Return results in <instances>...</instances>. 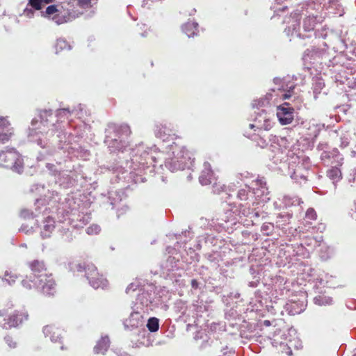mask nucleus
I'll return each instance as SVG.
<instances>
[{"label": "nucleus", "mask_w": 356, "mask_h": 356, "mask_svg": "<svg viewBox=\"0 0 356 356\" xmlns=\"http://www.w3.org/2000/svg\"><path fill=\"white\" fill-rule=\"evenodd\" d=\"M130 161H125V166L120 165V171L122 175L124 173L122 170L129 168V177L135 184L144 183L147 181V175L153 176L157 160L161 159L163 154L157 152L155 147H148L143 143H140L135 148L131 149ZM119 168H113L114 172H117Z\"/></svg>", "instance_id": "1"}, {"label": "nucleus", "mask_w": 356, "mask_h": 356, "mask_svg": "<svg viewBox=\"0 0 356 356\" xmlns=\"http://www.w3.org/2000/svg\"><path fill=\"white\" fill-rule=\"evenodd\" d=\"M37 120L31 121V127L29 128V139L31 142L36 143L42 150L39 152L38 160H42L48 156H52L56 152V149L53 147V143H58V149H64L62 143H66L70 142V136L60 127V124H52V129L49 130L46 134L43 131H36L35 129Z\"/></svg>", "instance_id": "2"}, {"label": "nucleus", "mask_w": 356, "mask_h": 356, "mask_svg": "<svg viewBox=\"0 0 356 356\" xmlns=\"http://www.w3.org/2000/svg\"><path fill=\"white\" fill-rule=\"evenodd\" d=\"M31 270L30 280L33 286L46 296H53L56 292V284L51 274L47 272L44 261L35 259L28 263Z\"/></svg>", "instance_id": "3"}, {"label": "nucleus", "mask_w": 356, "mask_h": 356, "mask_svg": "<svg viewBox=\"0 0 356 356\" xmlns=\"http://www.w3.org/2000/svg\"><path fill=\"white\" fill-rule=\"evenodd\" d=\"M130 134L131 130L128 125L109 123L105 129L104 142L111 153L123 152L128 146L127 138Z\"/></svg>", "instance_id": "4"}, {"label": "nucleus", "mask_w": 356, "mask_h": 356, "mask_svg": "<svg viewBox=\"0 0 356 356\" xmlns=\"http://www.w3.org/2000/svg\"><path fill=\"white\" fill-rule=\"evenodd\" d=\"M73 4L64 1L60 6L50 5L46 8L44 11L41 12V15L44 17H50L54 15L52 19L57 24H61L70 22L79 16L80 12L74 9Z\"/></svg>", "instance_id": "5"}, {"label": "nucleus", "mask_w": 356, "mask_h": 356, "mask_svg": "<svg viewBox=\"0 0 356 356\" xmlns=\"http://www.w3.org/2000/svg\"><path fill=\"white\" fill-rule=\"evenodd\" d=\"M173 144L172 156L165 160V166L171 172L190 168L193 162L190 153L184 147Z\"/></svg>", "instance_id": "6"}, {"label": "nucleus", "mask_w": 356, "mask_h": 356, "mask_svg": "<svg viewBox=\"0 0 356 356\" xmlns=\"http://www.w3.org/2000/svg\"><path fill=\"white\" fill-rule=\"evenodd\" d=\"M0 167L22 174L24 170L22 156L15 148L0 151Z\"/></svg>", "instance_id": "7"}, {"label": "nucleus", "mask_w": 356, "mask_h": 356, "mask_svg": "<svg viewBox=\"0 0 356 356\" xmlns=\"http://www.w3.org/2000/svg\"><path fill=\"white\" fill-rule=\"evenodd\" d=\"M134 307L143 311V314H149L154 308V300L155 297L154 286L147 285L138 289Z\"/></svg>", "instance_id": "8"}, {"label": "nucleus", "mask_w": 356, "mask_h": 356, "mask_svg": "<svg viewBox=\"0 0 356 356\" xmlns=\"http://www.w3.org/2000/svg\"><path fill=\"white\" fill-rule=\"evenodd\" d=\"M75 268L78 272H85V277L92 288L104 289L107 286V280L99 274L97 268L92 264H75Z\"/></svg>", "instance_id": "9"}, {"label": "nucleus", "mask_w": 356, "mask_h": 356, "mask_svg": "<svg viewBox=\"0 0 356 356\" xmlns=\"http://www.w3.org/2000/svg\"><path fill=\"white\" fill-rule=\"evenodd\" d=\"M292 334H296L295 330L290 329L288 330V333L286 334L285 331H283L279 328H275L272 336H269V339L271 341L273 346L277 347L278 346L288 347L289 351L288 354L291 355L292 350H291V346H296L294 340L291 339Z\"/></svg>", "instance_id": "10"}, {"label": "nucleus", "mask_w": 356, "mask_h": 356, "mask_svg": "<svg viewBox=\"0 0 356 356\" xmlns=\"http://www.w3.org/2000/svg\"><path fill=\"white\" fill-rule=\"evenodd\" d=\"M307 306V296L305 293H300L291 297L285 305V310L290 315H296L302 312Z\"/></svg>", "instance_id": "11"}, {"label": "nucleus", "mask_w": 356, "mask_h": 356, "mask_svg": "<svg viewBox=\"0 0 356 356\" xmlns=\"http://www.w3.org/2000/svg\"><path fill=\"white\" fill-rule=\"evenodd\" d=\"M275 84L278 85V90H283L284 93L282 95L284 99H289L291 102H295L298 99L299 95L297 92L295 91L296 85L289 83V77L280 79L275 77L273 79Z\"/></svg>", "instance_id": "12"}, {"label": "nucleus", "mask_w": 356, "mask_h": 356, "mask_svg": "<svg viewBox=\"0 0 356 356\" xmlns=\"http://www.w3.org/2000/svg\"><path fill=\"white\" fill-rule=\"evenodd\" d=\"M248 203H246L245 204H240L238 206L239 218L241 220V222L246 226L256 224L257 219L260 216L259 211H255L254 209H251L250 206H248Z\"/></svg>", "instance_id": "13"}, {"label": "nucleus", "mask_w": 356, "mask_h": 356, "mask_svg": "<svg viewBox=\"0 0 356 356\" xmlns=\"http://www.w3.org/2000/svg\"><path fill=\"white\" fill-rule=\"evenodd\" d=\"M326 146V144H319L318 145V149L323 150L321 154V160L327 165H341L343 158L338 149L334 148L331 151L327 149L324 150V148H327Z\"/></svg>", "instance_id": "14"}, {"label": "nucleus", "mask_w": 356, "mask_h": 356, "mask_svg": "<svg viewBox=\"0 0 356 356\" xmlns=\"http://www.w3.org/2000/svg\"><path fill=\"white\" fill-rule=\"evenodd\" d=\"M277 117L282 125L289 124L294 118V108L289 102H285L277 108Z\"/></svg>", "instance_id": "15"}, {"label": "nucleus", "mask_w": 356, "mask_h": 356, "mask_svg": "<svg viewBox=\"0 0 356 356\" xmlns=\"http://www.w3.org/2000/svg\"><path fill=\"white\" fill-rule=\"evenodd\" d=\"M154 134L156 138H160L163 142L172 140L175 135L171 124L167 122L156 124Z\"/></svg>", "instance_id": "16"}, {"label": "nucleus", "mask_w": 356, "mask_h": 356, "mask_svg": "<svg viewBox=\"0 0 356 356\" xmlns=\"http://www.w3.org/2000/svg\"><path fill=\"white\" fill-rule=\"evenodd\" d=\"M90 220V213H78L71 214L67 221V224H70L72 227L79 229L83 227Z\"/></svg>", "instance_id": "17"}, {"label": "nucleus", "mask_w": 356, "mask_h": 356, "mask_svg": "<svg viewBox=\"0 0 356 356\" xmlns=\"http://www.w3.org/2000/svg\"><path fill=\"white\" fill-rule=\"evenodd\" d=\"M178 260L174 257L169 256L165 261L161 263L159 271H156L154 274H160L161 276H169L171 273L178 269Z\"/></svg>", "instance_id": "18"}, {"label": "nucleus", "mask_w": 356, "mask_h": 356, "mask_svg": "<svg viewBox=\"0 0 356 356\" xmlns=\"http://www.w3.org/2000/svg\"><path fill=\"white\" fill-rule=\"evenodd\" d=\"M61 162H56V164L47 163L46 164V168L48 169L49 172L56 177H58L59 178L61 177H65V175L68 177L67 183L70 184H73L72 182V177L73 174L72 175H70L67 174L69 172L68 170H65L63 169V168L61 167ZM70 173H72L71 171H70Z\"/></svg>", "instance_id": "19"}, {"label": "nucleus", "mask_w": 356, "mask_h": 356, "mask_svg": "<svg viewBox=\"0 0 356 356\" xmlns=\"http://www.w3.org/2000/svg\"><path fill=\"white\" fill-rule=\"evenodd\" d=\"M83 109L84 106L82 104H79L77 107H74L71 110L69 108L58 109L56 113V117L58 118L56 124H59L58 122L62 118H68L71 114H74L79 118H82Z\"/></svg>", "instance_id": "20"}, {"label": "nucleus", "mask_w": 356, "mask_h": 356, "mask_svg": "<svg viewBox=\"0 0 356 356\" xmlns=\"http://www.w3.org/2000/svg\"><path fill=\"white\" fill-rule=\"evenodd\" d=\"M123 195L124 193L121 191H111L108 193V196L103 195L102 202L104 207L110 205L111 209H114L122 201Z\"/></svg>", "instance_id": "21"}, {"label": "nucleus", "mask_w": 356, "mask_h": 356, "mask_svg": "<svg viewBox=\"0 0 356 356\" xmlns=\"http://www.w3.org/2000/svg\"><path fill=\"white\" fill-rule=\"evenodd\" d=\"M38 117L40 118V122H38V120L35 118V120H38V123L36 124V127L38 128L35 129L36 131H38L37 129H42L40 125H42L43 127H48L50 123H51V124H54L53 122L54 117L53 115L51 109H44L39 111ZM33 120V119L32 121Z\"/></svg>", "instance_id": "22"}, {"label": "nucleus", "mask_w": 356, "mask_h": 356, "mask_svg": "<svg viewBox=\"0 0 356 356\" xmlns=\"http://www.w3.org/2000/svg\"><path fill=\"white\" fill-rule=\"evenodd\" d=\"M58 232L60 236L61 239L67 243L71 242L73 240V229L70 224H67V219L63 222L57 224Z\"/></svg>", "instance_id": "23"}, {"label": "nucleus", "mask_w": 356, "mask_h": 356, "mask_svg": "<svg viewBox=\"0 0 356 356\" xmlns=\"http://www.w3.org/2000/svg\"><path fill=\"white\" fill-rule=\"evenodd\" d=\"M28 314H19L18 312H15L12 316H10L8 320V322L4 319V323H1V326L3 329H9L13 327H16L20 323L23 322L24 320H27Z\"/></svg>", "instance_id": "24"}, {"label": "nucleus", "mask_w": 356, "mask_h": 356, "mask_svg": "<svg viewBox=\"0 0 356 356\" xmlns=\"http://www.w3.org/2000/svg\"><path fill=\"white\" fill-rule=\"evenodd\" d=\"M240 335L242 338L252 340L256 335V325L246 321L240 325Z\"/></svg>", "instance_id": "25"}, {"label": "nucleus", "mask_w": 356, "mask_h": 356, "mask_svg": "<svg viewBox=\"0 0 356 356\" xmlns=\"http://www.w3.org/2000/svg\"><path fill=\"white\" fill-rule=\"evenodd\" d=\"M43 333L46 338L49 337L51 341L61 342L62 330L53 325H46L43 327Z\"/></svg>", "instance_id": "26"}, {"label": "nucleus", "mask_w": 356, "mask_h": 356, "mask_svg": "<svg viewBox=\"0 0 356 356\" xmlns=\"http://www.w3.org/2000/svg\"><path fill=\"white\" fill-rule=\"evenodd\" d=\"M214 180L213 172L211 170V165L209 162L204 163V169L199 177L200 183L202 185H209L213 183Z\"/></svg>", "instance_id": "27"}, {"label": "nucleus", "mask_w": 356, "mask_h": 356, "mask_svg": "<svg viewBox=\"0 0 356 356\" xmlns=\"http://www.w3.org/2000/svg\"><path fill=\"white\" fill-rule=\"evenodd\" d=\"M293 24L291 26H288L287 29H285V31L289 35V32L291 31L292 38L296 37L299 38H309L311 37V35H303L299 33L298 29L300 28V17L299 15L295 14L293 17Z\"/></svg>", "instance_id": "28"}, {"label": "nucleus", "mask_w": 356, "mask_h": 356, "mask_svg": "<svg viewBox=\"0 0 356 356\" xmlns=\"http://www.w3.org/2000/svg\"><path fill=\"white\" fill-rule=\"evenodd\" d=\"M255 186L256 187L253 188L252 193H254L257 197L262 198L263 201H264L265 199L268 200L269 197H266L268 195V190L266 187V181L262 179H257L255 181Z\"/></svg>", "instance_id": "29"}, {"label": "nucleus", "mask_w": 356, "mask_h": 356, "mask_svg": "<svg viewBox=\"0 0 356 356\" xmlns=\"http://www.w3.org/2000/svg\"><path fill=\"white\" fill-rule=\"evenodd\" d=\"M269 142L270 143V148L273 152L280 151L282 152L284 149L288 147V140L286 138L271 136Z\"/></svg>", "instance_id": "30"}, {"label": "nucleus", "mask_w": 356, "mask_h": 356, "mask_svg": "<svg viewBox=\"0 0 356 356\" xmlns=\"http://www.w3.org/2000/svg\"><path fill=\"white\" fill-rule=\"evenodd\" d=\"M264 116L262 119H259V118H254V124H250V127L253 129L257 127L259 129H264L267 131L271 127V122L270 120L269 117L268 116L267 113H264Z\"/></svg>", "instance_id": "31"}, {"label": "nucleus", "mask_w": 356, "mask_h": 356, "mask_svg": "<svg viewBox=\"0 0 356 356\" xmlns=\"http://www.w3.org/2000/svg\"><path fill=\"white\" fill-rule=\"evenodd\" d=\"M110 346V340L108 336L102 337L95 346L93 352L95 354L104 355Z\"/></svg>", "instance_id": "32"}, {"label": "nucleus", "mask_w": 356, "mask_h": 356, "mask_svg": "<svg viewBox=\"0 0 356 356\" xmlns=\"http://www.w3.org/2000/svg\"><path fill=\"white\" fill-rule=\"evenodd\" d=\"M132 309L133 312L130 314L129 318L127 319L124 322L125 326H127V323H129L131 327L138 326L140 318L143 317V311L137 309L134 306H133Z\"/></svg>", "instance_id": "33"}, {"label": "nucleus", "mask_w": 356, "mask_h": 356, "mask_svg": "<svg viewBox=\"0 0 356 356\" xmlns=\"http://www.w3.org/2000/svg\"><path fill=\"white\" fill-rule=\"evenodd\" d=\"M44 225H43L40 234L42 238H46L50 236V234L54 228L57 227V225H55V222L51 217H47L44 221Z\"/></svg>", "instance_id": "34"}, {"label": "nucleus", "mask_w": 356, "mask_h": 356, "mask_svg": "<svg viewBox=\"0 0 356 356\" xmlns=\"http://www.w3.org/2000/svg\"><path fill=\"white\" fill-rule=\"evenodd\" d=\"M97 0H72L67 1L68 3L73 4L75 10L80 12L79 15L83 14L82 9L92 7L93 3H95Z\"/></svg>", "instance_id": "35"}, {"label": "nucleus", "mask_w": 356, "mask_h": 356, "mask_svg": "<svg viewBox=\"0 0 356 356\" xmlns=\"http://www.w3.org/2000/svg\"><path fill=\"white\" fill-rule=\"evenodd\" d=\"M198 24L195 22H188L182 26V31L188 37L197 35Z\"/></svg>", "instance_id": "36"}, {"label": "nucleus", "mask_w": 356, "mask_h": 356, "mask_svg": "<svg viewBox=\"0 0 356 356\" xmlns=\"http://www.w3.org/2000/svg\"><path fill=\"white\" fill-rule=\"evenodd\" d=\"M332 165V168L327 170V176L331 180H333V184L335 185V182H337L342 178V174L341 170L338 168L339 165Z\"/></svg>", "instance_id": "37"}, {"label": "nucleus", "mask_w": 356, "mask_h": 356, "mask_svg": "<svg viewBox=\"0 0 356 356\" xmlns=\"http://www.w3.org/2000/svg\"><path fill=\"white\" fill-rule=\"evenodd\" d=\"M316 24V17L308 16L303 21V30L305 32H311L314 31Z\"/></svg>", "instance_id": "38"}, {"label": "nucleus", "mask_w": 356, "mask_h": 356, "mask_svg": "<svg viewBox=\"0 0 356 356\" xmlns=\"http://www.w3.org/2000/svg\"><path fill=\"white\" fill-rule=\"evenodd\" d=\"M1 133L13 134V130L6 118L0 117V134Z\"/></svg>", "instance_id": "39"}, {"label": "nucleus", "mask_w": 356, "mask_h": 356, "mask_svg": "<svg viewBox=\"0 0 356 356\" xmlns=\"http://www.w3.org/2000/svg\"><path fill=\"white\" fill-rule=\"evenodd\" d=\"M54 47L56 50V54H58L60 51L64 49L70 50L72 49L71 45L69 44L63 38H59L56 40Z\"/></svg>", "instance_id": "40"}, {"label": "nucleus", "mask_w": 356, "mask_h": 356, "mask_svg": "<svg viewBox=\"0 0 356 356\" xmlns=\"http://www.w3.org/2000/svg\"><path fill=\"white\" fill-rule=\"evenodd\" d=\"M325 86V83L321 79H316L312 86V90L314 93V99L318 98V95L321 94V90L323 89Z\"/></svg>", "instance_id": "41"}, {"label": "nucleus", "mask_w": 356, "mask_h": 356, "mask_svg": "<svg viewBox=\"0 0 356 356\" xmlns=\"http://www.w3.org/2000/svg\"><path fill=\"white\" fill-rule=\"evenodd\" d=\"M146 326L149 331L155 332L159 328V320L156 317H151L148 319Z\"/></svg>", "instance_id": "42"}, {"label": "nucleus", "mask_w": 356, "mask_h": 356, "mask_svg": "<svg viewBox=\"0 0 356 356\" xmlns=\"http://www.w3.org/2000/svg\"><path fill=\"white\" fill-rule=\"evenodd\" d=\"M314 302L316 305L322 306L332 304V299L328 296L319 295L314 298Z\"/></svg>", "instance_id": "43"}, {"label": "nucleus", "mask_w": 356, "mask_h": 356, "mask_svg": "<svg viewBox=\"0 0 356 356\" xmlns=\"http://www.w3.org/2000/svg\"><path fill=\"white\" fill-rule=\"evenodd\" d=\"M272 95L271 94H266L265 97L261 98L259 100L254 101L252 106L253 107L257 106V108L259 107H264L266 105L269 104V101L271 99Z\"/></svg>", "instance_id": "44"}, {"label": "nucleus", "mask_w": 356, "mask_h": 356, "mask_svg": "<svg viewBox=\"0 0 356 356\" xmlns=\"http://www.w3.org/2000/svg\"><path fill=\"white\" fill-rule=\"evenodd\" d=\"M318 50L317 49L313 47L312 49H307L305 51L303 54V59L305 60H308L309 59H315L318 56Z\"/></svg>", "instance_id": "45"}, {"label": "nucleus", "mask_w": 356, "mask_h": 356, "mask_svg": "<svg viewBox=\"0 0 356 356\" xmlns=\"http://www.w3.org/2000/svg\"><path fill=\"white\" fill-rule=\"evenodd\" d=\"M204 256L211 264H217L220 261V256L218 252L207 253Z\"/></svg>", "instance_id": "46"}, {"label": "nucleus", "mask_w": 356, "mask_h": 356, "mask_svg": "<svg viewBox=\"0 0 356 356\" xmlns=\"http://www.w3.org/2000/svg\"><path fill=\"white\" fill-rule=\"evenodd\" d=\"M250 273L253 275V280L248 282V286L252 288L257 287L260 282V277L255 274V270L251 267L250 268Z\"/></svg>", "instance_id": "47"}, {"label": "nucleus", "mask_w": 356, "mask_h": 356, "mask_svg": "<svg viewBox=\"0 0 356 356\" xmlns=\"http://www.w3.org/2000/svg\"><path fill=\"white\" fill-rule=\"evenodd\" d=\"M274 229L273 224L270 222H266L262 225L261 227V232L264 235L268 236L270 233L273 232Z\"/></svg>", "instance_id": "48"}, {"label": "nucleus", "mask_w": 356, "mask_h": 356, "mask_svg": "<svg viewBox=\"0 0 356 356\" xmlns=\"http://www.w3.org/2000/svg\"><path fill=\"white\" fill-rule=\"evenodd\" d=\"M288 0H275V3L273 6V8L274 9L275 13L280 12V11H284L287 8V6L284 5L282 6V4L284 2H286Z\"/></svg>", "instance_id": "49"}, {"label": "nucleus", "mask_w": 356, "mask_h": 356, "mask_svg": "<svg viewBox=\"0 0 356 356\" xmlns=\"http://www.w3.org/2000/svg\"><path fill=\"white\" fill-rule=\"evenodd\" d=\"M291 218L292 213L289 212L281 213L278 216V222L282 223V225L287 224L289 222V220Z\"/></svg>", "instance_id": "50"}, {"label": "nucleus", "mask_w": 356, "mask_h": 356, "mask_svg": "<svg viewBox=\"0 0 356 356\" xmlns=\"http://www.w3.org/2000/svg\"><path fill=\"white\" fill-rule=\"evenodd\" d=\"M250 189L242 188L237 193V198L241 201H246L249 198Z\"/></svg>", "instance_id": "51"}, {"label": "nucleus", "mask_w": 356, "mask_h": 356, "mask_svg": "<svg viewBox=\"0 0 356 356\" xmlns=\"http://www.w3.org/2000/svg\"><path fill=\"white\" fill-rule=\"evenodd\" d=\"M301 166L298 165L294 172L291 174V177L293 179L298 180L299 179L306 180V175L300 172Z\"/></svg>", "instance_id": "52"}, {"label": "nucleus", "mask_w": 356, "mask_h": 356, "mask_svg": "<svg viewBox=\"0 0 356 356\" xmlns=\"http://www.w3.org/2000/svg\"><path fill=\"white\" fill-rule=\"evenodd\" d=\"M44 3L42 0H29L28 6L35 10H41Z\"/></svg>", "instance_id": "53"}, {"label": "nucleus", "mask_w": 356, "mask_h": 356, "mask_svg": "<svg viewBox=\"0 0 356 356\" xmlns=\"http://www.w3.org/2000/svg\"><path fill=\"white\" fill-rule=\"evenodd\" d=\"M20 216L21 218L24 219L27 218H36L38 216V214L36 213H34L33 211H30L29 209H23L20 211Z\"/></svg>", "instance_id": "54"}, {"label": "nucleus", "mask_w": 356, "mask_h": 356, "mask_svg": "<svg viewBox=\"0 0 356 356\" xmlns=\"http://www.w3.org/2000/svg\"><path fill=\"white\" fill-rule=\"evenodd\" d=\"M100 227L97 225H92L86 229V233L88 234H96L100 232Z\"/></svg>", "instance_id": "55"}, {"label": "nucleus", "mask_w": 356, "mask_h": 356, "mask_svg": "<svg viewBox=\"0 0 356 356\" xmlns=\"http://www.w3.org/2000/svg\"><path fill=\"white\" fill-rule=\"evenodd\" d=\"M13 134H0V145L7 143Z\"/></svg>", "instance_id": "56"}, {"label": "nucleus", "mask_w": 356, "mask_h": 356, "mask_svg": "<svg viewBox=\"0 0 356 356\" xmlns=\"http://www.w3.org/2000/svg\"><path fill=\"white\" fill-rule=\"evenodd\" d=\"M306 218L309 220H315L316 218V213L312 208L307 209L305 215Z\"/></svg>", "instance_id": "57"}, {"label": "nucleus", "mask_w": 356, "mask_h": 356, "mask_svg": "<svg viewBox=\"0 0 356 356\" xmlns=\"http://www.w3.org/2000/svg\"><path fill=\"white\" fill-rule=\"evenodd\" d=\"M22 284L23 286L27 289H31L33 287L35 288L33 286V284L32 283V282L30 280V276L29 277H27V279L23 280L22 281Z\"/></svg>", "instance_id": "58"}, {"label": "nucleus", "mask_w": 356, "mask_h": 356, "mask_svg": "<svg viewBox=\"0 0 356 356\" xmlns=\"http://www.w3.org/2000/svg\"><path fill=\"white\" fill-rule=\"evenodd\" d=\"M6 343L10 348H14L16 347V342L13 341V338L10 336H6L4 338Z\"/></svg>", "instance_id": "59"}, {"label": "nucleus", "mask_w": 356, "mask_h": 356, "mask_svg": "<svg viewBox=\"0 0 356 356\" xmlns=\"http://www.w3.org/2000/svg\"><path fill=\"white\" fill-rule=\"evenodd\" d=\"M23 15L29 18H31L33 17L34 11L33 10L32 8H26L24 10Z\"/></svg>", "instance_id": "60"}, {"label": "nucleus", "mask_w": 356, "mask_h": 356, "mask_svg": "<svg viewBox=\"0 0 356 356\" xmlns=\"http://www.w3.org/2000/svg\"><path fill=\"white\" fill-rule=\"evenodd\" d=\"M138 287V285L135 283L130 284L126 289V293L127 294L130 293L131 291H136Z\"/></svg>", "instance_id": "61"}, {"label": "nucleus", "mask_w": 356, "mask_h": 356, "mask_svg": "<svg viewBox=\"0 0 356 356\" xmlns=\"http://www.w3.org/2000/svg\"><path fill=\"white\" fill-rule=\"evenodd\" d=\"M19 230L22 232H24L26 234H31L33 232L32 227H29L27 225H22Z\"/></svg>", "instance_id": "62"}, {"label": "nucleus", "mask_w": 356, "mask_h": 356, "mask_svg": "<svg viewBox=\"0 0 356 356\" xmlns=\"http://www.w3.org/2000/svg\"><path fill=\"white\" fill-rule=\"evenodd\" d=\"M191 287L193 289H197L200 288V282L197 280L193 279L191 282Z\"/></svg>", "instance_id": "63"}, {"label": "nucleus", "mask_w": 356, "mask_h": 356, "mask_svg": "<svg viewBox=\"0 0 356 356\" xmlns=\"http://www.w3.org/2000/svg\"><path fill=\"white\" fill-rule=\"evenodd\" d=\"M257 143L258 145H259L261 147H265L268 146V143L263 138H260L259 141H258Z\"/></svg>", "instance_id": "64"}]
</instances>
